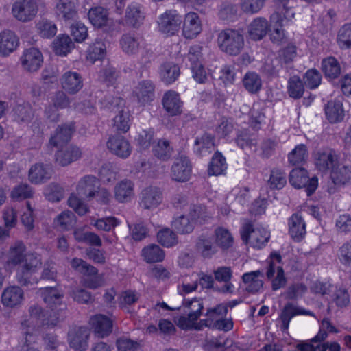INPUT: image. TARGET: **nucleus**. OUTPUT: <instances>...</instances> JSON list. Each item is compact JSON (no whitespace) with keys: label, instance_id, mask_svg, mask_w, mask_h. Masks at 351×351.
Masks as SVG:
<instances>
[{"label":"nucleus","instance_id":"f257e3e1","mask_svg":"<svg viewBox=\"0 0 351 351\" xmlns=\"http://www.w3.org/2000/svg\"><path fill=\"white\" fill-rule=\"evenodd\" d=\"M50 311H44L38 304H32L29 307V318L25 320L22 325L27 327L25 332H29L38 335V328L43 326L53 327L56 326L64 317V310L66 305L63 303V291L57 287H46L37 291Z\"/></svg>","mask_w":351,"mask_h":351},{"label":"nucleus","instance_id":"f03ea898","mask_svg":"<svg viewBox=\"0 0 351 351\" xmlns=\"http://www.w3.org/2000/svg\"><path fill=\"white\" fill-rule=\"evenodd\" d=\"M241 237L245 244L253 248L261 249L268 243L270 233L263 226L256 225L248 219H243Z\"/></svg>","mask_w":351,"mask_h":351},{"label":"nucleus","instance_id":"7ed1b4c3","mask_svg":"<svg viewBox=\"0 0 351 351\" xmlns=\"http://www.w3.org/2000/svg\"><path fill=\"white\" fill-rule=\"evenodd\" d=\"M43 265L39 254H30L25 263L19 265L16 272V279L21 286L28 287L37 284L39 278L36 276Z\"/></svg>","mask_w":351,"mask_h":351},{"label":"nucleus","instance_id":"20e7f679","mask_svg":"<svg viewBox=\"0 0 351 351\" xmlns=\"http://www.w3.org/2000/svg\"><path fill=\"white\" fill-rule=\"evenodd\" d=\"M217 44L223 53L229 56H237L244 47V37L240 30L228 28L218 34Z\"/></svg>","mask_w":351,"mask_h":351},{"label":"nucleus","instance_id":"39448f33","mask_svg":"<svg viewBox=\"0 0 351 351\" xmlns=\"http://www.w3.org/2000/svg\"><path fill=\"white\" fill-rule=\"evenodd\" d=\"M71 267L80 273L87 276L84 280V285L95 289L104 285L103 275H97V269L81 258H74L71 261Z\"/></svg>","mask_w":351,"mask_h":351},{"label":"nucleus","instance_id":"423d86ee","mask_svg":"<svg viewBox=\"0 0 351 351\" xmlns=\"http://www.w3.org/2000/svg\"><path fill=\"white\" fill-rule=\"evenodd\" d=\"M185 312L187 316H181L178 321V326L183 329L187 330L191 328L200 329L197 327L196 322L202 314L203 309V304L200 300L193 298L191 300L184 302Z\"/></svg>","mask_w":351,"mask_h":351},{"label":"nucleus","instance_id":"0eeeda50","mask_svg":"<svg viewBox=\"0 0 351 351\" xmlns=\"http://www.w3.org/2000/svg\"><path fill=\"white\" fill-rule=\"evenodd\" d=\"M289 182L295 189L305 188L308 196L311 195L317 189L318 179L313 176L309 178L307 171L303 167L295 168L289 173Z\"/></svg>","mask_w":351,"mask_h":351},{"label":"nucleus","instance_id":"6e6552de","mask_svg":"<svg viewBox=\"0 0 351 351\" xmlns=\"http://www.w3.org/2000/svg\"><path fill=\"white\" fill-rule=\"evenodd\" d=\"M280 261L281 256L279 254H271L266 275L268 279H272L271 286L274 291L285 287L287 283L283 269L280 265Z\"/></svg>","mask_w":351,"mask_h":351},{"label":"nucleus","instance_id":"1a4fd4ad","mask_svg":"<svg viewBox=\"0 0 351 351\" xmlns=\"http://www.w3.org/2000/svg\"><path fill=\"white\" fill-rule=\"evenodd\" d=\"M108 151L121 159L128 158L132 153V146L129 141L121 133L110 134L106 143Z\"/></svg>","mask_w":351,"mask_h":351},{"label":"nucleus","instance_id":"9d476101","mask_svg":"<svg viewBox=\"0 0 351 351\" xmlns=\"http://www.w3.org/2000/svg\"><path fill=\"white\" fill-rule=\"evenodd\" d=\"M139 198V204L143 209L152 210L162 204L163 194L160 188L151 186L141 191Z\"/></svg>","mask_w":351,"mask_h":351},{"label":"nucleus","instance_id":"9b49d317","mask_svg":"<svg viewBox=\"0 0 351 351\" xmlns=\"http://www.w3.org/2000/svg\"><path fill=\"white\" fill-rule=\"evenodd\" d=\"M38 12V5L34 0H21L14 3L12 12L19 21L27 22L32 20Z\"/></svg>","mask_w":351,"mask_h":351},{"label":"nucleus","instance_id":"f8f14e48","mask_svg":"<svg viewBox=\"0 0 351 351\" xmlns=\"http://www.w3.org/2000/svg\"><path fill=\"white\" fill-rule=\"evenodd\" d=\"M182 21L176 10H167L159 18L158 27L160 32L173 35L179 31Z\"/></svg>","mask_w":351,"mask_h":351},{"label":"nucleus","instance_id":"ddd939ff","mask_svg":"<svg viewBox=\"0 0 351 351\" xmlns=\"http://www.w3.org/2000/svg\"><path fill=\"white\" fill-rule=\"evenodd\" d=\"M25 300V293L21 287L11 285L5 287L1 293V303L3 306L14 308L21 306Z\"/></svg>","mask_w":351,"mask_h":351},{"label":"nucleus","instance_id":"4468645a","mask_svg":"<svg viewBox=\"0 0 351 351\" xmlns=\"http://www.w3.org/2000/svg\"><path fill=\"white\" fill-rule=\"evenodd\" d=\"M192 167L189 159L184 156L176 158L171 168V178L178 182H185L191 177Z\"/></svg>","mask_w":351,"mask_h":351},{"label":"nucleus","instance_id":"2eb2a0df","mask_svg":"<svg viewBox=\"0 0 351 351\" xmlns=\"http://www.w3.org/2000/svg\"><path fill=\"white\" fill-rule=\"evenodd\" d=\"M30 254H38L36 252H27V247L23 242L17 241L11 244L7 253V263L19 266L25 263Z\"/></svg>","mask_w":351,"mask_h":351},{"label":"nucleus","instance_id":"dca6fc26","mask_svg":"<svg viewBox=\"0 0 351 351\" xmlns=\"http://www.w3.org/2000/svg\"><path fill=\"white\" fill-rule=\"evenodd\" d=\"M113 194L117 202H130L134 196V183L130 179L121 180L115 184Z\"/></svg>","mask_w":351,"mask_h":351},{"label":"nucleus","instance_id":"f3484780","mask_svg":"<svg viewBox=\"0 0 351 351\" xmlns=\"http://www.w3.org/2000/svg\"><path fill=\"white\" fill-rule=\"evenodd\" d=\"M90 332L86 327H77L68 335L69 343L71 348L76 351H85L88 347V339Z\"/></svg>","mask_w":351,"mask_h":351},{"label":"nucleus","instance_id":"a211bd4d","mask_svg":"<svg viewBox=\"0 0 351 351\" xmlns=\"http://www.w3.org/2000/svg\"><path fill=\"white\" fill-rule=\"evenodd\" d=\"M23 67L29 72L38 71L43 63V55L36 48H29L25 50L21 58Z\"/></svg>","mask_w":351,"mask_h":351},{"label":"nucleus","instance_id":"6ab92c4d","mask_svg":"<svg viewBox=\"0 0 351 351\" xmlns=\"http://www.w3.org/2000/svg\"><path fill=\"white\" fill-rule=\"evenodd\" d=\"M202 32V23L195 12H189L184 16L182 34L188 39L195 38Z\"/></svg>","mask_w":351,"mask_h":351},{"label":"nucleus","instance_id":"aec40b11","mask_svg":"<svg viewBox=\"0 0 351 351\" xmlns=\"http://www.w3.org/2000/svg\"><path fill=\"white\" fill-rule=\"evenodd\" d=\"M217 145L215 137L213 133H204L196 137L194 143V152L199 156H204L210 154Z\"/></svg>","mask_w":351,"mask_h":351},{"label":"nucleus","instance_id":"412c9836","mask_svg":"<svg viewBox=\"0 0 351 351\" xmlns=\"http://www.w3.org/2000/svg\"><path fill=\"white\" fill-rule=\"evenodd\" d=\"M81 156L82 152L79 147L69 145L57 151L55 154V160L58 165L65 167L79 160Z\"/></svg>","mask_w":351,"mask_h":351},{"label":"nucleus","instance_id":"4be33fe9","mask_svg":"<svg viewBox=\"0 0 351 351\" xmlns=\"http://www.w3.org/2000/svg\"><path fill=\"white\" fill-rule=\"evenodd\" d=\"M162 105L167 112L171 116H177L182 112L183 102L180 95L174 90L166 92L162 97Z\"/></svg>","mask_w":351,"mask_h":351},{"label":"nucleus","instance_id":"5701e85b","mask_svg":"<svg viewBox=\"0 0 351 351\" xmlns=\"http://www.w3.org/2000/svg\"><path fill=\"white\" fill-rule=\"evenodd\" d=\"M60 82L62 88L69 94L77 93L83 86V80L81 75L71 71L62 75Z\"/></svg>","mask_w":351,"mask_h":351},{"label":"nucleus","instance_id":"b1692460","mask_svg":"<svg viewBox=\"0 0 351 351\" xmlns=\"http://www.w3.org/2000/svg\"><path fill=\"white\" fill-rule=\"evenodd\" d=\"M90 324L95 333L100 338L108 336L112 330V322L106 315L98 314L90 319Z\"/></svg>","mask_w":351,"mask_h":351},{"label":"nucleus","instance_id":"393cba45","mask_svg":"<svg viewBox=\"0 0 351 351\" xmlns=\"http://www.w3.org/2000/svg\"><path fill=\"white\" fill-rule=\"evenodd\" d=\"M98 181L95 176L87 175L82 178L76 186L78 195L88 199H93L95 197L96 189H97Z\"/></svg>","mask_w":351,"mask_h":351},{"label":"nucleus","instance_id":"a878e982","mask_svg":"<svg viewBox=\"0 0 351 351\" xmlns=\"http://www.w3.org/2000/svg\"><path fill=\"white\" fill-rule=\"evenodd\" d=\"M337 163L338 156L332 149L318 152L315 158V165L319 171L332 170Z\"/></svg>","mask_w":351,"mask_h":351},{"label":"nucleus","instance_id":"bb28decb","mask_svg":"<svg viewBox=\"0 0 351 351\" xmlns=\"http://www.w3.org/2000/svg\"><path fill=\"white\" fill-rule=\"evenodd\" d=\"M154 86L148 80L141 82L133 92V95L136 97L138 102L141 105L152 101L154 98Z\"/></svg>","mask_w":351,"mask_h":351},{"label":"nucleus","instance_id":"cd10ccee","mask_svg":"<svg viewBox=\"0 0 351 351\" xmlns=\"http://www.w3.org/2000/svg\"><path fill=\"white\" fill-rule=\"evenodd\" d=\"M299 315L314 316L313 313L311 311H306L292 303L287 304L283 308L280 315L283 328L285 330H287L291 319L293 317Z\"/></svg>","mask_w":351,"mask_h":351},{"label":"nucleus","instance_id":"c85d7f7f","mask_svg":"<svg viewBox=\"0 0 351 351\" xmlns=\"http://www.w3.org/2000/svg\"><path fill=\"white\" fill-rule=\"evenodd\" d=\"M52 167L48 165L36 164L29 171V180L32 183L40 184L51 178Z\"/></svg>","mask_w":351,"mask_h":351},{"label":"nucleus","instance_id":"c756f323","mask_svg":"<svg viewBox=\"0 0 351 351\" xmlns=\"http://www.w3.org/2000/svg\"><path fill=\"white\" fill-rule=\"evenodd\" d=\"M263 272L260 270L245 273L242 280L248 292L255 293L259 291L263 286Z\"/></svg>","mask_w":351,"mask_h":351},{"label":"nucleus","instance_id":"7c9ffc66","mask_svg":"<svg viewBox=\"0 0 351 351\" xmlns=\"http://www.w3.org/2000/svg\"><path fill=\"white\" fill-rule=\"evenodd\" d=\"M19 45V38L16 34L6 30L0 33V54L6 56L13 52Z\"/></svg>","mask_w":351,"mask_h":351},{"label":"nucleus","instance_id":"2f4dec72","mask_svg":"<svg viewBox=\"0 0 351 351\" xmlns=\"http://www.w3.org/2000/svg\"><path fill=\"white\" fill-rule=\"evenodd\" d=\"M330 179L335 186H343L351 180V168L349 166L337 164L330 172Z\"/></svg>","mask_w":351,"mask_h":351},{"label":"nucleus","instance_id":"473e14b6","mask_svg":"<svg viewBox=\"0 0 351 351\" xmlns=\"http://www.w3.org/2000/svg\"><path fill=\"white\" fill-rule=\"evenodd\" d=\"M268 21L262 17L254 19L248 27L250 38L254 40H261L265 37L269 30Z\"/></svg>","mask_w":351,"mask_h":351},{"label":"nucleus","instance_id":"72a5a7b5","mask_svg":"<svg viewBox=\"0 0 351 351\" xmlns=\"http://www.w3.org/2000/svg\"><path fill=\"white\" fill-rule=\"evenodd\" d=\"M289 233L291 237L298 241H301L306 234V223L302 216L293 214L289 221Z\"/></svg>","mask_w":351,"mask_h":351},{"label":"nucleus","instance_id":"f704fd0d","mask_svg":"<svg viewBox=\"0 0 351 351\" xmlns=\"http://www.w3.org/2000/svg\"><path fill=\"white\" fill-rule=\"evenodd\" d=\"M108 12L103 7L97 6L89 10L88 16L91 24L97 28L108 25L109 21Z\"/></svg>","mask_w":351,"mask_h":351},{"label":"nucleus","instance_id":"c9c22d12","mask_svg":"<svg viewBox=\"0 0 351 351\" xmlns=\"http://www.w3.org/2000/svg\"><path fill=\"white\" fill-rule=\"evenodd\" d=\"M322 71L326 77L336 79L341 74V66L338 60L330 56L324 58L322 61Z\"/></svg>","mask_w":351,"mask_h":351},{"label":"nucleus","instance_id":"e433bc0d","mask_svg":"<svg viewBox=\"0 0 351 351\" xmlns=\"http://www.w3.org/2000/svg\"><path fill=\"white\" fill-rule=\"evenodd\" d=\"M141 256L147 263L161 262L165 258L164 251L156 244H150L141 251Z\"/></svg>","mask_w":351,"mask_h":351},{"label":"nucleus","instance_id":"4c0bfd02","mask_svg":"<svg viewBox=\"0 0 351 351\" xmlns=\"http://www.w3.org/2000/svg\"><path fill=\"white\" fill-rule=\"evenodd\" d=\"M227 313V306H225L224 304H220L215 308L208 309L206 315L207 318L202 319L200 323L207 327H212L217 320L223 318Z\"/></svg>","mask_w":351,"mask_h":351},{"label":"nucleus","instance_id":"58836bf2","mask_svg":"<svg viewBox=\"0 0 351 351\" xmlns=\"http://www.w3.org/2000/svg\"><path fill=\"white\" fill-rule=\"evenodd\" d=\"M226 169L227 164L226 162V158L220 152H215L208 165V175L215 176H220L223 174Z\"/></svg>","mask_w":351,"mask_h":351},{"label":"nucleus","instance_id":"ea45409f","mask_svg":"<svg viewBox=\"0 0 351 351\" xmlns=\"http://www.w3.org/2000/svg\"><path fill=\"white\" fill-rule=\"evenodd\" d=\"M325 111L327 119L330 123H337L343 119L344 110L342 104L340 101H328L326 106Z\"/></svg>","mask_w":351,"mask_h":351},{"label":"nucleus","instance_id":"a19ab883","mask_svg":"<svg viewBox=\"0 0 351 351\" xmlns=\"http://www.w3.org/2000/svg\"><path fill=\"white\" fill-rule=\"evenodd\" d=\"M271 19L273 23H276V27L270 35L271 40L274 43L280 45L285 39V31L281 28L283 26L284 20L281 14L278 12L274 13L271 16Z\"/></svg>","mask_w":351,"mask_h":351},{"label":"nucleus","instance_id":"79ce46f5","mask_svg":"<svg viewBox=\"0 0 351 351\" xmlns=\"http://www.w3.org/2000/svg\"><path fill=\"white\" fill-rule=\"evenodd\" d=\"M173 151L171 142L165 138L160 139L154 149V155L162 161L169 160Z\"/></svg>","mask_w":351,"mask_h":351},{"label":"nucleus","instance_id":"37998d69","mask_svg":"<svg viewBox=\"0 0 351 351\" xmlns=\"http://www.w3.org/2000/svg\"><path fill=\"white\" fill-rule=\"evenodd\" d=\"M141 42V38L135 37L131 34H124L120 40V44L124 52L128 54H135L138 51Z\"/></svg>","mask_w":351,"mask_h":351},{"label":"nucleus","instance_id":"c03bdc74","mask_svg":"<svg viewBox=\"0 0 351 351\" xmlns=\"http://www.w3.org/2000/svg\"><path fill=\"white\" fill-rule=\"evenodd\" d=\"M195 223L189 215H182L174 218L173 228L180 234H189L194 229Z\"/></svg>","mask_w":351,"mask_h":351},{"label":"nucleus","instance_id":"a18cd8bd","mask_svg":"<svg viewBox=\"0 0 351 351\" xmlns=\"http://www.w3.org/2000/svg\"><path fill=\"white\" fill-rule=\"evenodd\" d=\"M180 74V67L173 62H166L161 66L160 75L166 84L174 82Z\"/></svg>","mask_w":351,"mask_h":351},{"label":"nucleus","instance_id":"49530a36","mask_svg":"<svg viewBox=\"0 0 351 351\" xmlns=\"http://www.w3.org/2000/svg\"><path fill=\"white\" fill-rule=\"evenodd\" d=\"M297 56V47L293 44H289L278 52L277 59L282 66L288 67Z\"/></svg>","mask_w":351,"mask_h":351},{"label":"nucleus","instance_id":"de8ad7c7","mask_svg":"<svg viewBox=\"0 0 351 351\" xmlns=\"http://www.w3.org/2000/svg\"><path fill=\"white\" fill-rule=\"evenodd\" d=\"M215 236L216 244L223 250L228 249L232 246L234 238L228 229L218 227L215 230Z\"/></svg>","mask_w":351,"mask_h":351},{"label":"nucleus","instance_id":"09e8293b","mask_svg":"<svg viewBox=\"0 0 351 351\" xmlns=\"http://www.w3.org/2000/svg\"><path fill=\"white\" fill-rule=\"evenodd\" d=\"M269 188L272 190H280L287 184L286 173L282 169L274 168L271 170L270 176L267 180Z\"/></svg>","mask_w":351,"mask_h":351},{"label":"nucleus","instance_id":"8fccbe9b","mask_svg":"<svg viewBox=\"0 0 351 351\" xmlns=\"http://www.w3.org/2000/svg\"><path fill=\"white\" fill-rule=\"evenodd\" d=\"M308 154L306 147L300 144L289 154L288 160L292 165H302L306 162Z\"/></svg>","mask_w":351,"mask_h":351},{"label":"nucleus","instance_id":"3c124183","mask_svg":"<svg viewBox=\"0 0 351 351\" xmlns=\"http://www.w3.org/2000/svg\"><path fill=\"white\" fill-rule=\"evenodd\" d=\"M299 348L304 351H326L327 349L329 351H340L341 350L340 345L337 342H326L321 344L320 341L303 343L299 346Z\"/></svg>","mask_w":351,"mask_h":351},{"label":"nucleus","instance_id":"603ef678","mask_svg":"<svg viewBox=\"0 0 351 351\" xmlns=\"http://www.w3.org/2000/svg\"><path fill=\"white\" fill-rule=\"evenodd\" d=\"M243 84L245 88L250 93H257L261 88L262 80L260 76L254 72L247 73L243 79Z\"/></svg>","mask_w":351,"mask_h":351},{"label":"nucleus","instance_id":"864d4df0","mask_svg":"<svg viewBox=\"0 0 351 351\" xmlns=\"http://www.w3.org/2000/svg\"><path fill=\"white\" fill-rule=\"evenodd\" d=\"M75 223V216L69 210L62 212L54 219V224L62 230L71 229Z\"/></svg>","mask_w":351,"mask_h":351},{"label":"nucleus","instance_id":"5fc2aeb1","mask_svg":"<svg viewBox=\"0 0 351 351\" xmlns=\"http://www.w3.org/2000/svg\"><path fill=\"white\" fill-rule=\"evenodd\" d=\"M127 21L133 27H136L144 19V14L141 7L138 4L130 5L125 12Z\"/></svg>","mask_w":351,"mask_h":351},{"label":"nucleus","instance_id":"6e6d98bb","mask_svg":"<svg viewBox=\"0 0 351 351\" xmlns=\"http://www.w3.org/2000/svg\"><path fill=\"white\" fill-rule=\"evenodd\" d=\"M53 51L59 56H66L73 46L69 36L62 35L58 36L53 43Z\"/></svg>","mask_w":351,"mask_h":351},{"label":"nucleus","instance_id":"4d7b16f0","mask_svg":"<svg viewBox=\"0 0 351 351\" xmlns=\"http://www.w3.org/2000/svg\"><path fill=\"white\" fill-rule=\"evenodd\" d=\"M331 300L338 307H346L350 303V295L348 290L342 287H337L334 285V289L330 295Z\"/></svg>","mask_w":351,"mask_h":351},{"label":"nucleus","instance_id":"13d9d810","mask_svg":"<svg viewBox=\"0 0 351 351\" xmlns=\"http://www.w3.org/2000/svg\"><path fill=\"white\" fill-rule=\"evenodd\" d=\"M56 11L64 20L74 19L77 16L75 6L71 1H60L56 5Z\"/></svg>","mask_w":351,"mask_h":351},{"label":"nucleus","instance_id":"bf43d9fd","mask_svg":"<svg viewBox=\"0 0 351 351\" xmlns=\"http://www.w3.org/2000/svg\"><path fill=\"white\" fill-rule=\"evenodd\" d=\"M288 93L293 99L302 97L304 86L302 80L298 76H293L289 80Z\"/></svg>","mask_w":351,"mask_h":351},{"label":"nucleus","instance_id":"052dcab7","mask_svg":"<svg viewBox=\"0 0 351 351\" xmlns=\"http://www.w3.org/2000/svg\"><path fill=\"white\" fill-rule=\"evenodd\" d=\"M33 195L34 191L32 187L27 184H21L12 189L10 193V197L14 200L21 201L31 198Z\"/></svg>","mask_w":351,"mask_h":351},{"label":"nucleus","instance_id":"680f3d73","mask_svg":"<svg viewBox=\"0 0 351 351\" xmlns=\"http://www.w3.org/2000/svg\"><path fill=\"white\" fill-rule=\"evenodd\" d=\"M106 53L105 44L101 41H96L90 45L88 49L87 59L91 62L101 60L104 58Z\"/></svg>","mask_w":351,"mask_h":351},{"label":"nucleus","instance_id":"e2e57ef3","mask_svg":"<svg viewBox=\"0 0 351 351\" xmlns=\"http://www.w3.org/2000/svg\"><path fill=\"white\" fill-rule=\"evenodd\" d=\"M119 77V72L111 65L104 67L99 72L100 80L107 86H113Z\"/></svg>","mask_w":351,"mask_h":351},{"label":"nucleus","instance_id":"0e129e2a","mask_svg":"<svg viewBox=\"0 0 351 351\" xmlns=\"http://www.w3.org/2000/svg\"><path fill=\"white\" fill-rule=\"evenodd\" d=\"M39 34L43 38H51L57 32L56 25L47 19H42L36 24Z\"/></svg>","mask_w":351,"mask_h":351},{"label":"nucleus","instance_id":"69168bd1","mask_svg":"<svg viewBox=\"0 0 351 351\" xmlns=\"http://www.w3.org/2000/svg\"><path fill=\"white\" fill-rule=\"evenodd\" d=\"M113 127L114 130L120 132H128L130 129L129 113L121 109L119 114L117 115L114 120Z\"/></svg>","mask_w":351,"mask_h":351},{"label":"nucleus","instance_id":"338daca9","mask_svg":"<svg viewBox=\"0 0 351 351\" xmlns=\"http://www.w3.org/2000/svg\"><path fill=\"white\" fill-rule=\"evenodd\" d=\"M158 241L165 247H169L177 243L176 234L169 228H164L157 234Z\"/></svg>","mask_w":351,"mask_h":351},{"label":"nucleus","instance_id":"774afa93","mask_svg":"<svg viewBox=\"0 0 351 351\" xmlns=\"http://www.w3.org/2000/svg\"><path fill=\"white\" fill-rule=\"evenodd\" d=\"M337 42L341 48L351 47V23L344 25L339 30Z\"/></svg>","mask_w":351,"mask_h":351}]
</instances>
